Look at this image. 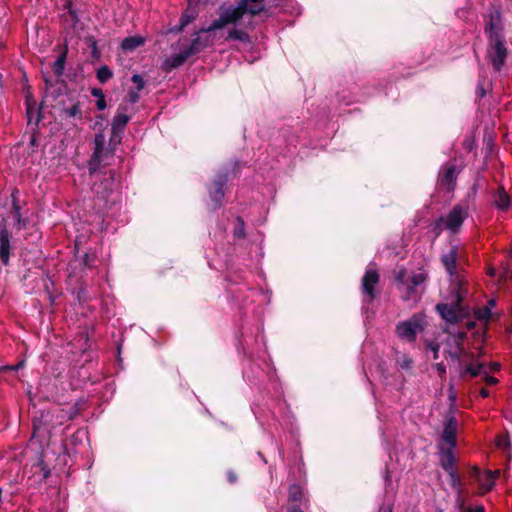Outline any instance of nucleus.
<instances>
[{
  "label": "nucleus",
  "mask_w": 512,
  "mask_h": 512,
  "mask_svg": "<svg viewBox=\"0 0 512 512\" xmlns=\"http://www.w3.org/2000/svg\"><path fill=\"white\" fill-rule=\"evenodd\" d=\"M450 293V302L438 303L436 305V310L446 322L451 324H457L468 313V311L462 304L466 290L464 289V287H460L458 289L456 287H450Z\"/></svg>",
  "instance_id": "obj_1"
},
{
  "label": "nucleus",
  "mask_w": 512,
  "mask_h": 512,
  "mask_svg": "<svg viewBox=\"0 0 512 512\" xmlns=\"http://www.w3.org/2000/svg\"><path fill=\"white\" fill-rule=\"evenodd\" d=\"M59 116L61 119L71 122L77 126L84 118L83 103L74 94L67 95L59 101Z\"/></svg>",
  "instance_id": "obj_2"
},
{
  "label": "nucleus",
  "mask_w": 512,
  "mask_h": 512,
  "mask_svg": "<svg viewBox=\"0 0 512 512\" xmlns=\"http://www.w3.org/2000/svg\"><path fill=\"white\" fill-rule=\"evenodd\" d=\"M469 216V205L467 201H461L456 204L446 216H441L438 222L444 224V228L451 233H457L463 222Z\"/></svg>",
  "instance_id": "obj_3"
},
{
  "label": "nucleus",
  "mask_w": 512,
  "mask_h": 512,
  "mask_svg": "<svg viewBox=\"0 0 512 512\" xmlns=\"http://www.w3.org/2000/svg\"><path fill=\"white\" fill-rule=\"evenodd\" d=\"M461 168L457 167L456 159L445 162L438 175V186L441 190L451 193L456 188V182Z\"/></svg>",
  "instance_id": "obj_4"
},
{
  "label": "nucleus",
  "mask_w": 512,
  "mask_h": 512,
  "mask_svg": "<svg viewBox=\"0 0 512 512\" xmlns=\"http://www.w3.org/2000/svg\"><path fill=\"white\" fill-rule=\"evenodd\" d=\"M458 247L452 246L448 253L442 255L441 262L450 276V287H464L466 280L457 272Z\"/></svg>",
  "instance_id": "obj_5"
},
{
  "label": "nucleus",
  "mask_w": 512,
  "mask_h": 512,
  "mask_svg": "<svg viewBox=\"0 0 512 512\" xmlns=\"http://www.w3.org/2000/svg\"><path fill=\"white\" fill-rule=\"evenodd\" d=\"M228 182V173L219 172L216 174L211 185L208 188L211 206L214 210L219 209L223 205L225 193L224 187Z\"/></svg>",
  "instance_id": "obj_6"
},
{
  "label": "nucleus",
  "mask_w": 512,
  "mask_h": 512,
  "mask_svg": "<svg viewBox=\"0 0 512 512\" xmlns=\"http://www.w3.org/2000/svg\"><path fill=\"white\" fill-rule=\"evenodd\" d=\"M487 58L496 71H500L507 57L505 39L488 40Z\"/></svg>",
  "instance_id": "obj_7"
},
{
  "label": "nucleus",
  "mask_w": 512,
  "mask_h": 512,
  "mask_svg": "<svg viewBox=\"0 0 512 512\" xmlns=\"http://www.w3.org/2000/svg\"><path fill=\"white\" fill-rule=\"evenodd\" d=\"M380 276L375 269H367L361 282V292L364 302L370 304L377 297L376 286L379 283Z\"/></svg>",
  "instance_id": "obj_8"
},
{
  "label": "nucleus",
  "mask_w": 512,
  "mask_h": 512,
  "mask_svg": "<svg viewBox=\"0 0 512 512\" xmlns=\"http://www.w3.org/2000/svg\"><path fill=\"white\" fill-rule=\"evenodd\" d=\"M193 36L190 44L185 47L192 56L214 45L215 37L208 32H202V29L195 32Z\"/></svg>",
  "instance_id": "obj_9"
},
{
  "label": "nucleus",
  "mask_w": 512,
  "mask_h": 512,
  "mask_svg": "<svg viewBox=\"0 0 512 512\" xmlns=\"http://www.w3.org/2000/svg\"><path fill=\"white\" fill-rule=\"evenodd\" d=\"M241 19L238 10L235 8L226 9L220 14L219 18L215 19L207 28H202V32H211L222 29L228 24H235Z\"/></svg>",
  "instance_id": "obj_10"
},
{
  "label": "nucleus",
  "mask_w": 512,
  "mask_h": 512,
  "mask_svg": "<svg viewBox=\"0 0 512 512\" xmlns=\"http://www.w3.org/2000/svg\"><path fill=\"white\" fill-rule=\"evenodd\" d=\"M488 40L504 39L501 14L498 10L489 13V19L485 26Z\"/></svg>",
  "instance_id": "obj_11"
},
{
  "label": "nucleus",
  "mask_w": 512,
  "mask_h": 512,
  "mask_svg": "<svg viewBox=\"0 0 512 512\" xmlns=\"http://www.w3.org/2000/svg\"><path fill=\"white\" fill-rule=\"evenodd\" d=\"M457 430L458 423L455 416L453 414L448 415L446 417L441 439L449 447H455L457 444Z\"/></svg>",
  "instance_id": "obj_12"
},
{
  "label": "nucleus",
  "mask_w": 512,
  "mask_h": 512,
  "mask_svg": "<svg viewBox=\"0 0 512 512\" xmlns=\"http://www.w3.org/2000/svg\"><path fill=\"white\" fill-rule=\"evenodd\" d=\"M419 328L420 325L416 321H404L397 324L396 333L400 338L413 342Z\"/></svg>",
  "instance_id": "obj_13"
},
{
  "label": "nucleus",
  "mask_w": 512,
  "mask_h": 512,
  "mask_svg": "<svg viewBox=\"0 0 512 512\" xmlns=\"http://www.w3.org/2000/svg\"><path fill=\"white\" fill-rule=\"evenodd\" d=\"M263 2L264 0H240L235 9L238 10L241 18L245 13L257 15L265 10Z\"/></svg>",
  "instance_id": "obj_14"
},
{
  "label": "nucleus",
  "mask_w": 512,
  "mask_h": 512,
  "mask_svg": "<svg viewBox=\"0 0 512 512\" xmlns=\"http://www.w3.org/2000/svg\"><path fill=\"white\" fill-rule=\"evenodd\" d=\"M493 204L500 211H508L511 207V198L503 186L492 193Z\"/></svg>",
  "instance_id": "obj_15"
},
{
  "label": "nucleus",
  "mask_w": 512,
  "mask_h": 512,
  "mask_svg": "<svg viewBox=\"0 0 512 512\" xmlns=\"http://www.w3.org/2000/svg\"><path fill=\"white\" fill-rule=\"evenodd\" d=\"M10 233L6 228L0 230V261L3 265L9 264L10 258Z\"/></svg>",
  "instance_id": "obj_16"
},
{
  "label": "nucleus",
  "mask_w": 512,
  "mask_h": 512,
  "mask_svg": "<svg viewBox=\"0 0 512 512\" xmlns=\"http://www.w3.org/2000/svg\"><path fill=\"white\" fill-rule=\"evenodd\" d=\"M455 447L441 448L440 451V465L446 472L456 470V459L453 453Z\"/></svg>",
  "instance_id": "obj_17"
},
{
  "label": "nucleus",
  "mask_w": 512,
  "mask_h": 512,
  "mask_svg": "<svg viewBox=\"0 0 512 512\" xmlns=\"http://www.w3.org/2000/svg\"><path fill=\"white\" fill-rule=\"evenodd\" d=\"M126 110V107L120 106L118 108L111 125V132H114V134L117 132H124L126 125L130 120V117L126 114Z\"/></svg>",
  "instance_id": "obj_18"
},
{
  "label": "nucleus",
  "mask_w": 512,
  "mask_h": 512,
  "mask_svg": "<svg viewBox=\"0 0 512 512\" xmlns=\"http://www.w3.org/2000/svg\"><path fill=\"white\" fill-rule=\"evenodd\" d=\"M305 501V493L304 489L299 484H292L288 488V502L291 505H295L296 507H300V505Z\"/></svg>",
  "instance_id": "obj_19"
},
{
  "label": "nucleus",
  "mask_w": 512,
  "mask_h": 512,
  "mask_svg": "<svg viewBox=\"0 0 512 512\" xmlns=\"http://www.w3.org/2000/svg\"><path fill=\"white\" fill-rule=\"evenodd\" d=\"M67 416L68 414L66 413L65 408H56L52 411H47L46 414H42V417H51V429L55 428L58 425H63L67 421H70V419L67 418Z\"/></svg>",
  "instance_id": "obj_20"
},
{
  "label": "nucleus",
  "mask_w": 512,
  "mask_h": 512,
  "mask_svg": "<svg viewBox=\"0 0 512 512\" xmlns=\"http://www.w3.org/2000/svg\"><path fill=\"white\" fill-rule=\"evenodd\" d=\"M11 198H12V213H13V217L15 219L16 225H17L18 229L25 228L28 221H27V219H24L22 217L21 206H20L19 200H18V190L17 189H15L12 192Z\"/></svg>",
  "instance_id": "obj_21"
},
{
  "label": "nucleus",
  "mask_w": 512,
  "mask_h": 512,
  "mask_svg": "<svg viewBox=\"0 0 512 512\" xmlns=\"http://www.w3.org/2000/svg\"><path fill=\"white\" fill-rule=\"evenodd\" d=\"M192 55L188 52V50L183 47L179 53L173 55L170 59L166 61V64L170 69L180 67L183 65Z\"/></svg>",
  "instance_id": "obj_22"
},
{
  "label": "nucleus",
  "mask_w": 512,
  "mask_h": 512,
  "mask_svg": "<svg viewBox=\"0 0 512 512\" xmlns=\"http://www.w3.org/2000/svg\"><path fill=\"white\" fill-rule=\"evenodd\" d=\"M108 155H111V150L109 148L105 149L104 147H102V149L99 151L97 157H96V149H94L91 160H90V164H89L90 172L92 173V172L96 171L99 168V166L101 165V163L104 161V158L107 157Z\"/></svg>",
  "instance_id": "obj_23"
},
{
  "label": "nucleus",
  "mask_w": 512,
  "mask_h": 512,
  "mask_svg": "<svg viewBox=\"0 0 512 512\" xmlns=\"http://www.w3.org/2000/svg\"><path fill=\"white\" fill-rule=\"evenodd\" d=\"M67 52V48H65L52 64V70L56 78H61L64 74Z\"/></svg>",
  "instance_id": "obj_24"
},
{
  "label": "nucleus",
  "mask_w": 512,
  "mask_h": 512,
  "mask_svg": "<svg viewBox=\"0 0 512 512\" xmlns=\"http://www.w3.org/2000/svg\"><path fill=\"white\" fill-rule=\"evenodd\" d=\"M482 368L483 364H468L465 366H463L462 364L461 367L459 368V377L461 379H465L467 376H470L471 378L477 377L478 375H480Z\"/></svg>",
  "instance_id": "obj_25"
},
{
  "label": "nucleus",
  "mask_w": 512,
  "mask_h": 512,
  "mask_svg": "<svg viewBox=\"0 0 512 512\" xmlns=\"http://www.w3.org/2000/svg\"><path fill=\"white\" fill-rule=\"evenodd\" d=\"M144 44V38L141 36H130L123 39L121 48L125 51H133Z\"/></svg>",
  "instance_id": "obj_26"
},
{
  "label": "nucleus",
  "mask_w": 512,
  "mask_h": 512,
  "mask_svg": "<svg viewBox=\"0 0 512 512\" xmlns=\"http://www.w3.org/2000/svg\"><path fill=\"white\" fill-rule=\"evenodd\" d=\"M110 178V181L105 180L104 182H101L94 187V192L96 193L97 197L104 200L105 202L108 201V196L112 192L111 188H108V185L113 183L112 176Z\"/></svg>",
  "instance_id": "obj_27"
},
{
  "label": "nucleus",
  "mask_w": 512,
  "mask_h": 512,
  "mask_svg": "<svg viewBox=\"0 0 512 512\" xmlns=\"http://www.w3.org/2000/svg\"><path fill=\"white\" fill-rule=\"evenodd\" d=\"M26 114L28 119V124H34L36 127L41 120V113L37 110L34 105L30 103L29 100L26 101Z\"/></svg>",
  "instance_id": "obj_28"
},
{
  "label": "nucleus",
  "mask_w": 512,
  "mask_h": 512,
  "mask_svg": "<svg viewBox=\"0 0 512 512\" xmlns=\"http://www.w3.org/2000/svg\"><path fill=\"white\" fill-rule=\"evenodd\" d=\"M226 40H238L243 43H250V36L244 30L233 28L228 32Z\"/></svg>",
  "instance_id": "obj_29"
},
{
  "label": "nucleus",
  "mask_w": 512,
  "mask_h": 512,
  "mask_svg": "<svg viewBox=\"0 0 512 512\" xmlns=\"http://www.w3.org/2000/svg\"><path fill=\"white\" fill-rule=\"evenodd\" d=\"M233 236H234V238H237V239H244L246 236L245 222L242 219V217H240V216L236 217V220L234 223V228H233Z\"/></svg>",
  "instance_id": "obj_30"
},
{
  "label": "nucleus",
  "mask_w": 512,
  "mask_h": 512,
  "mask_svg": "<svg viewBox=\"0 0 512 512\" xmlns=\"http://www.w3.org/2000/svg\"><path fill=\"white\" fill-rule=\"evenodd\" d=\"M197 16L193 10L187 9L180 17V24L177 31H182L189 23H191Z\"/></svg>",
  "instance_id": "obj_31"
},
{
  "label": "nucleus",
  "mask_w": 512,
  "mask_h": 512,
  "mask_svg": "<svg viewBox=\"0 0 512 512\" xmlns=\"http://www.w3.org/2000/svg\"><path fill=\"white\" fill-rule=\"evenodd\" d=\"M450 478V485L451 487L456 490L459 494L462 491V480L458 474V470H453L452 472H447Z\"/></svg>",
  "instance_id": "obj_32"
},
{
  "label": "nucleus",
  "mask_w": 512,
  "mask_h": 512,
  "mask_svg": "<svg viewBox=\"0 0 512 512\" xmlns=\"http://www.w3.org/2000/svg\"><path fill=\"white\" fill-rule=\"evenodd\" d=\"M96 76L99 82L103 84L113 77V72L107 65H103L97 70Z\"/></svg>",
  "instance_id": "obj_33"
},
{
  "label": "nucleus",
  "mask_w": 512,
  "mask_h": 512,
  "mask_svg": "<svg viewBox=\"0 0 512 512\" xmlns=\"http://www.w3.org/2000/svg\"><path fill=\"white\" fill-rule=\"evenodd\" d=\"M283 138L286 142V149L288 152L291 151V148L292 147H296L297 143H298V136L295 135L294 133H291L289 130H284L283 131Z\"/></svg>",
  "instance_id": "obj_34"
},
{
  "label": "nucleus",
  "mask_w": 512,
  "mask_h": 512,
  "mask_svg": "<svg viewBox=\"0 0 512 512\" xmlns=\"http://www.w3.org/2000/svg\"><path fill=\"white\" fill-rule=\"evenodd\" d=\"M63 8L67 10L69 16L71 17L72 25L76 26V24L79 22V16L77 10L73 8L72 1L66 0L63 4Z\"/></svg>",
  "instance_id": "obj_35"
},
{
  "label": "nucleus",
  "mask_w": 512,
  "mask_h": 512,
  "mask_svg": "<svg viewBox=\"0 0 512 512\" xmlns=\"http://www.w3.org/2000/svg\"><path fill=\"white\" fill-rule=\"evenodd\" d=\"M63 8L67 10L69 16L71 17L72 25L76 26V24L79 22V16L77 10L73 8L72 1L66 0L63 4Z\"/></svg>",
  "instance_id": "obj_36"
},
{
  "label": "nucleus",
  "mask_w": 512,
  "mask_h": 512,
  "mask_svg": "<svg viewBox=\"0 0 512 512\" xmlns=\"http://www.w3.org/2000/svg\"><path fill=\"white\" fill-rule=\"evenodd\" d=\"M474 316L479 321L487 322L491 316L492 312L490 311V307H481L474 311Z\"/></svg>",
  "instance_id": "obj_37"
},
{
  "label": "nucleus",
  "mask_w": 512,
  "mask_h": 512,
  "mask_svg": "<svg viewBox=\"0 0 512 512\" xmlns=\"http://www.w3.org/2000/svg\"><path fill=\"white\" fill-rule=\"evenodd\" d=\"M462 353H466L465 349L464 350H460L458 348L455 351H452V350L446 351L445 352V356H446L447 359H450L452 362H457L458 363V367L460 368L461 365L463 364L462 360H461V354Z\"/></svg>",
  "instance_id": "obj_38"
},
{
  "label": "nucleus",
  "mask_w": 512,
  "mask_h": 512,
  "mask_svg": "<svg viewBox=\"0 0 512 512\" xmlns=\"http://www.w3.org/2000/svg\"><path fill=\"white\" fill-rule=\"evenodd\" d=\"M59 79L60 78H56V80H53L50 77H47V76L44 77L45 88H46L47 93H51L53 96H57V93H56L57 90L55 89V86H56V84L60 83Z\"/></svg>",
  "instance_id": "obj_39"
},
{
  "label": "nucleus",
  "mask_w": 512,
  "mask_h": 512,
  "mask_svg": "<svg viewBox=\"0 0 512 512\" xmlns=\"http://www.w3.org/2000/svg\"><path fill=\"white\" fill-rule=\"evenodd\" d=\"M82 410V403L81 402H75L71 407L66 409V413L68 414L67 418L71 420L75 419Z\"/></svg>",
  "instance_id": "obj_40"
},
{
  "label": "nucleus",
  "mask_w": 512,
  "mask_h": 512,
  "mask_svg": "<svg viewBox=\"0 0 512 512\" xmlns=\"http://www.w3.org/2000/svg\"><path fill=\"white\" fill-rule=\"evenodd\" d=\"M121 132H117L114 134L112 132L110 140H109V149L111 150V156L114 154L116 146L121 142Z\"/></svg>",
  "instance_id": "obj_41"
},
{
  "label": "nucleus",
  "mask_w": 512,
  "mask_h": 512,
  "mask_svg": "<svg viewBox=\"0 0 512 512\" xmlns=\"http://www.w3.org/2000/svg\"><path fill=\"white\" fill-rule=\"evenodd\" d=\"M494 486V477L490 471L485 474V481L481 483L482 489L486 491H490Z\"/></svg>",
  "instance_id": "obj_42"
},
{
  "label": "nucleus",
  "mask_w": 512,
  "mask_h": 512,
  "mask_svg": "<svg viewBox=\"0 0 512 512\" xmlns=\"http://www.w3.org/2000/svg\"><path fill=\"white\" fill-rule=\"evenodd\" d=\"M105 136L103 133H96L94 137V149H96V156L98 155L99 151L104 147L105 145Z\"/></svg>",
  "instance_id": "obj_43"
},
{
  "label": "nucleus",
  "mask_w": 512,
  "mask_h": 512,
  "mask_svg": "<svg viewBox=\"0 0 512 512\" xmlns=\"http://www.w3.org/2000/svg\"><path fill=\"white\" fill-rule=\"evenodd\" d=\"M426 278H427V275L425 273H422V272L416 273L410 277V283L417 287V286L423 284L426 281Z\"/></svg>",
  "instance_id": "obj_44"
},
{
  "label": "nucleus",
  "mask_w": 512,
  "mask_h": 512,
  "mask_svg": "<svg viewBox=\"0 0 512 512\" xmlns=\"http://www.w3.org/2000/svg\"><path fill=\"white\" fill-rule=\"evenodd\" d=\"M439 348V344L434 341H430L426 344V349L432 351L433 359L435 360L439 358Z\"/></svg>",
  "instance_id": "obj_45"
},
{
  "label": "nucleus",
  "mask_w": 512,
  "mask_h": 512,
  "mask_svg": "<svg viewBox=\"0 0 512 512\" xmlns=\"http://www.w3.org/2000/svg\"><path fill=\"white\" fill-rule=\"evenodd\" d=\"M131 81L136 85V90L141 91L145 86V81L139 74H134Z\"/></svg>",
  "instance_id": "obj_46"
},
{
  "label": "nucleus",
  "mask_w": 512,
  "mask_h": 512,
  "mask_svg": "<svg viewBox=\"0 0 512 512\" xmlns=\"http://www.w3.org/2000/svg\"><path fill=\"white\" fill-rule=\"evenodd\" d=\"M37 465L41 468V471H42V474H43V479L46 480L50 476V474H51L50 469L47 467V465L45 464L44 460H42V459L39 460Z\"/></svg>",
  "instance_id": "obj_47"
},
{
  "label": "nucleus",
  "mask_w": 512,
  "mask_h": 512,
  "mask_svg": "<svg viewBox=\"0 0 512 512\" xmlns=\"http://www.w3.org/2000/svg\"><path fill=\"white\" fill-rule=\"evenodd\" d=\"M395 280L398 284L405 285L407 284L406 281V270L401 269L395 276Z\"/></svg>",
  "instance_id": "obj_48"
},
{
  "label": "nucleus",
  "mask_w": 512,
  "mask_h": 512,
  "mask_svg": "<svg viewBox=\"0 0 512 512\" xmlns=\"http://www.w3.org/2000/svg\"><path fill=\"white\" fill-rule=\"evenodd\" d=\"M467 337V333L462 331V332H458L457 335H456V343H457V347L460 349V350H464V347L462 346V342L464 341V339Z\"/></svg>",
  "instance_id": "obj_49"
},
{
  "label": "nucleus",
  "mask_w": 512,
  "mask_h": 512,
  "mask_svg": "<svg viewBox=\"0 0 512 512\" xmlns=\"http://www.w3.org/2000/svg\"><path fill=\"white\" fill-rule=\"evenodd\" d=\"M435 370L439 374V376L444 379L446 376V366L443 363H436L434 365Z\"/></svg>",
  "instance_id": "obj_50"
},
{
  "label": "nucleus",
  "mask_w": 512,
  "mask_h": 512,
  "mask_svg": "<svg viewBox=\"0 0 512 512\" xmlns=\"http://www.w3.org/2000/svg\"><path fill=\"white\" fill-rule=\"evenodd\" d=\"M484 381L489 386H493L498 383V379L496 377L490 376L487 373L484 374Z\"/></svg>",
  "instance_id": "obj_51"
},
{
  "label": "nucleus",
  "mask_w": 512,
  "mask_h": 512,
  "mask_svg": "<svg viewBox=\"0 0 512 512\" xmlns=\"http://www.w3.org/2000/svg\"><path fill=\"white\" fill-rule=\"evenodd\" d=\"M139 92L140 91H137V90L129 92V95H128L129 96V101L132 104H135V103H137L139 101V98H140Z\"/></svg>",
  "instance_id": "obj_52"
},
{
  "label": "nucleus",
  "mask_w": 512,
  "mask_h": 512,
  "mask_svg": "<svg viewBox=\"0 0 512 512\" xmlns=\"http://www.w3.org/2000/svg\"><path fill=\"white\" fill-rule=\"evenodd\" d=\"M412 366V360L408 357H404L403 360L400 363V367L402 369L408 370Z\"/></svg>",
  "instance_id": "obj_53"
},
{
  "label": "nucleus",
  "mask_w": 512,
  "mask_h": 512,
  "mask_svg": "<svg viewBox=\"0 0 512 512\" xmlns=\"http://www.w3.org/2000/svg\"><path fill=\"white\" fill-rule=\"evenodd\" d=\"M227 480L229 483L231 484H235L237 482V475L234 471L232 470H229L227 472Z\"/></svg>",
  "instance_id": "obj_54"
},
{
  "label": "nucleus",
  "mask_w": 512,
  "mask_h": 512,
  "mask_svg": "<svg viewBox=\"0 0 512 512\" xmlns=\"http://www.w3.org/2000/svg\"><path fill=\"white\" fill-rule=\"evenodd\" d=\"M107 104H106V100H105V96L102 97V98H99L97 99L96 101V107L98 110L102 111L106 108Z\"/></svg>",
  "instance_id": "obj_55"
},
{
  "label": "nucleus",
  "mask_w": 512,
  "mask_h": 512,
  "mask_svg": "<svg viewBox=\"0 0 512 512\" xmlns=\"http://www.w3.org/2000/svg\"><path fill=\"white\" fill-rule=\"evenodd\" d=\"M406 285V294H407V298H410L414 293H415V290H416V286H414L413 284L411 283H407L405 284Z\"/></svg>",
  "instance_id": "obj_56"
},
{
  "label": "nucleus",
  "mask_w": 512,
  "mask_h": 512,
  "mask_svg": "<svg viewBox=\"0 0 512 512\" xmlns=\"http://www.w3.org/2000/svg\"><path fill=\"white\" fill-rule=\"evenodd\" d=\"M91 95L96 97L97 99L104 97V93L100 88H93L91 90Z\"/></svg>",
  "instance_id": "obj_57"
},
{
  "label": "nucleus",
  "mask_w": 512,
  "mask_h": 512,
  "mask_svg": "<svg viewBox=\"0 0 512 512\" xmlns=\"http://www.w3.org/2000/svg\"><path fill=\"white\" fill-rule=\"evenodd\" d=\"M449 392H450L449 393V399L454 402L456 400L457 395H456V392L453 389V385L452 384H450Z\"/></svg>",
  "instance_id": "obj_58"
},
{
  "label": "nucleus",
  "mask_w": 512,
  "mask_h": 512,
  "mask_svg": "<svg viewBox=\"0 0 512 512\" xmlns=\"http://www.w3.org/2000/svg\"><path fill=\"white\" fill-rule=\"evenodd\" d=\"M21 364L19 365H16V366H1L0 367V373L3 372V371H12V370H16L18 369V367L20 366Z\"/></svg>",
  "instance_id": "obj_59"
},
{
  "label": "nucleus",
  "mask_w": 512,
  "mask_h": 512,
  "mask_svg": "<svg viewBox=\"0 0 512 512\" xmlns=\"http://www.w3.org/2000/svg\"><path fill=\"white\" fill-rule=\"evenodd\" d=\"M479 394H480V396H481L482 398H487V397H489L490 392H489V390H488V389H486V388H481V389H480V391H479Z\"/></svg>",
  "instance_id": "obj_60"
},
{
  "label": "nucleus",
  "mask_w": 512,
  "mask_h": 512,
  "mask_svg": "<svg viewBox=\"0 0 512 512\" xmlns=\"http://www.w3.org/2000/svg\"><path fill=\"white\" fill-rule=\"evenodd\" d=\"M467 512H485L483 506H478L476 508H469Z\"/></svg>",
  "instance_id": "obj_61"
},
{
  "label": "nucleus",
  "mask_w": 512,
  "mask_h": 512,
  "mask_svg": "<svg viewBox=\"0 0 512 512\" xmlns=\"http://www.w3.org/2000/svg\"><path fill=\"white\" fill-rule=\"evenodd\" d=\"M288 512H303L300 507H296L295 505H291L288 507Z\"/></svg>",
  "instance_id": "obj_62"
},
{
  "label": "nucleus",
  "mask_w": 512,
  "mask_h": 512,
  "mask_svg": "<svg viewBox=\"0 0 512 512\" xmlns=\"http://www.w3.org/2000/svg\"><path fill=\"white\" fill-rule=\"evenodd\" d=\"M472 475L475 476L476 478H478V480H481V473H480V470L478 468H473L472 470Z\"/></svg>",
  "instance_id": "obj_63"
},
{
  "label": "nucleus",
  "mask_w": 512,
  "mask_h": 512,
  "mask_svg": "<svg viewBox=\"0 0 512 512\" xmlns=\"http://www.w3.org/2000/svg\"><path fill=\"white\" fill-rule=\"evenodd\" d=\"M496 306V300L495 299H490L488 302H487V305L485 307H490V311L492 310L493 307Z\"/></svg>",
  "instance_id": "obj_64"
}]
</instances>
